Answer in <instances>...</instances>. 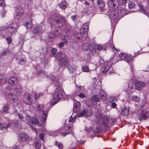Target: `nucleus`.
Here are the masks:
<instances>
[{
	"label": "nucleus",
	"instance_id": "nucleus-48",
	"mask_svg": "<svg viewBox=\"0 0 149 149\" xmlns=\"http://www.w3.org/2000/svg\"><path fill=\"white\" fill-rule=\"evenodd\" d=\"M86 112V110L85 109H84L83 112L82 113H79L78 114V116H79L81 117L82 116L85 114V112Z\"/></svg>",
	"mask_w": 149,
	"mask_h": 149
},
{
	"label": "nucleus",
	"instance_id": "nucleus-60",
	"mask_svg": "<svg viewBox=\"0 0 149 149\" xmlns=\"http://www.w3.org/2000/svg\"><path fill=\"white\" fill-rule=\"evenodd\" d=\"M85 130L87 132H90L92 131V129L91 128H90L88 129H87L86 127H85Z\"/></svg>",
	"mask_w": 149,
	"mask_h": 149
},
{
	"label": "nucleus",
	"instance_id": "nucleus-64",
	"mask_svg": "<svg viewBox=\"0 0 149 149\" xmlns=\"http://www.w3.org/2000/svg\"><path fill=\"white\" fill-rule=\"evenodd\" d=\"M100 130L99 129H97V130L96 131V132L97 133H99L100 132Z\"/></svg>",
	"mask_w": 149,
	"mask_h": 149
},
{
	"label": "nucleus",
	"instance_id": "nucleus-5",
	"mask_svg": "<svg viewBox=\"0 0 149 149\" xmlns=\"http://www.w3.org/2000/svg\"><path fill=\"white\" fill-rule=\"evenodd\" d=\"M24 13V11L22 8H19L16 10L14 17L17 19H20Z\"/></svg>",
	"mask_w": 149,
	"mask_h": 149
},
{
	"label": "nucleus",
	"instance_id": "nucleus-38",
	"mask_svg": "<svg viewBox=\"0 0 149 149\" xmlns=\"http://www.w3.org/2000/svg\"><path fill=\"white\" fill-rule=\"evenodd\" d=\"M43 93H35L34 94V98L35 99H37L39 98L40 97L43 96Z\"/></svg>",
	"mask_w": 149,
	"mask_h": 149
},
{
	"label": "nucleus",
	"instance_id": "nucleus-56",
	"mask_svg": "<svg viewBox=\"0 0 149 149\" xmlns=\"http://www.w3.org/2000/svg\"><path fill=\"white\" fill-rule=\"evenodd\" d=\"M140 54L139 53V52L135 53L134 54V55L132 56L134 58V59Z\"/></svg>",
	"mask_w": 149,
	"mask_h": 149
},
{
	"label": "nucleus",
	"instance_id": "nucleus-6",
	"mask_svg": "<svg viewBox=\"0 0 149 149\" xmlns=\"http://www.w3.org/2000/svg\"><path fill=\"white\" fill-rule=\"evenodd\" d=\"M19 139L21 141L26 142L29 139V136L25 132H22L19 134Z\"/></svg>",
	"mask_w": 149,
	"mask_h": 149
},
{
	"label": "nucleus",
	"instance_id": "nucleus-32",
	"mask_svg": "<svg viewBox=\"0 0 149 149\" xmlns=\"http://www.w3.org/2000/svg\"><path fill=\"white\" fill-rule=\"evenodd\" d=\"M108 44L109 45V47H111L113 49L118 51L117 49L114 47V45L113 44V41L112 40H109L108 42Z\"/></svg>",
	"mask_w": 149,
	"mask_h": 149
},
{
	"label": "nucleus",
	"instance_id": "nucleus-18",
	"mask_svg": "<svg viewBox=\"0 0 149 149\" xmlns=\"http://www.w3.org/2000/svg\"><path fill=\"white\" fill-rule=\"evenodd\" d=\"M10 108V105L8 104H5L2 109L3 111L2 113L3 114H6L8 113V110Z\"/></svg>",
	"mask_w": 149,
	"mask_h": 149
},
{
	"label": "nucleus",
	"instance_id": "nucleus-15",
	"mask_svg": "<svg viewBox=\"0 0 149 149\" xmlns=\"http://www.w3.org/2000/svg\"><path fill=\"white\" fill-rule=\"evenodd\" d=\"M42 112V116L40 121L42 123H45L47 118V111H43Z\"/></svg>",
	"mask_w": 149,
	"mask_h": 149
},
{
	"label": "nucleus",
	"instance_id": "nucleus-16",
	"mask_svg": "<svg viewBox=\"0 0 149 149\" xmlns=\"http://www.w3.org/2000/svg\"><path fill=\"white\" fill-rule=\"evenodd\" d=\"M25 18H24L22 19V22L24 23V26L27 29H30L33 27V24L32 22L31 21L30 22H25Z\"/></svg>",
	"mask_w": 149,
	"mask_h": 149
},
{
	"label": "nucleus",
	"instance_id": "nucleus-57",
	"mask_svg": "<svg viewBox=\"0 0 149 149\" xmlns=\"http://www.w3.org/2000/svg\"><path fill=\"white\" fill-rule=\"evenodd\" d=\"M66 36L65 35H64V36H61V39L62 40H66Z\"/></svg>",
	"mask_w": 149,
	"mask_h": 149
},
{
	"label": "nucleus",
	"instance_id": "nucleus-50",
	"mask_svg": "<svg viewBox=\"0 0 149 149\" xmlns=\"http://www.w3.org/2000/svg\"><path fill=\"white\" fill-rule=\"evenodd\" d=\"M57 52L56 49L53 48L52 50V52L53 54H55Z\"/></svg>",
	"mask_w": 149,
	"mask_h": 149
},
{
	"label": "nucleus",
	"instance_id": "nucleus-47",
	"mask_svg": "<svg viewBox=\"0 0 149 149\" xmlns=\"http://www.w3.org/2000/svg\"><path fill=\"white\" fill-rule=\"evenodd\" d=\"M10 125H11L10 123H8V124H7V125L6 126V127H5V126H1L2 127L1 128L0 130H2V129H3L4 128L7 129L8 127H10Z\"/></svg>",
	"mask_w": 149,
	"mask_h": 149
},
{
	"label": "nucleus",
	"instance_id": "nucleus-51",
	"mask_svg": "<svg viewBox=\"0 0 149 149\" xmlns=\"http://www.w3.org/2000/svg\"><path fill=\"white\" fill-rule=\"evenodd\" d=\"M78 96L81 98H84L86 97V96L83 93H81L78 95Z\"/></svg>",
	"mask_w": 149,
	"mask_h": 149
},
{
	"label": "nucleus",
	"instance_id": "nucleus-21",
	"mask_svg": "<svg viewBox=\"0 0 149 149\" xmlns=\"http://www.w3.org/2000/svg\"><path fill=\"white\" fill-rule=\"evenodd\" d=\"M106 94L102 90H100L99 93L100 98L103 100H105L107 98Z\"/></svg>",
	"mask_w": 149,
	"mask_h": 149
},
{
	"label": "nucleus",
	"instance_id": "nucleus-55",
	"mask_svg": "<svg viewBox=\"0 0 149 149\" xmlns=\"http://www.w3.org/2000/svg\"><path fill=\"white\" fill-rule=\"evenodd\" d=\"M70 131H69L68 132H64V133H62V136H63L64 137V136H66L67 135L69 134H70Z\"/></svg>",
	"mask_w": 149,
	"mask_h": 149
},
{
	"label": "nucleus",
	"instance_id": "nucleus-42",
	"mask_svg": "<svg viewBox=\"0 0 149 149\" xmlns=\"http://www.w3.org/2000/svg\"><path fill=\"white\" fill-rule=\"evenodd\" d=\"M39 29L40 28L39 27H37L34 28L33 30V33L35 34L37 33L38 32Z\"/></svg>",
	"mask_w": 149,
	"mask_h": 149
},
{
	"label": "nucleus",
	"instance_id": "nucleus-41",
	"mask_svg": "<svg viewBox=\"0 0 149 149\" xmlns=\"http://www.w3.org/2000/svg\"><path fill=\"white\" fill-rule=\"evenodd\" d=\"M126 1L127 0H119V2L121 5L124 6L126 4Z\"/></svg>",
	"mask_w": 149,
	"mask_h": 149
},
{
	"label": "nucleus",
	"instance_id": "nucleus-33",
	"mask_svg": "<svg viewBox=\"0 0 149 149\" xmlns=\"http://www.w3.org/2000/svg\"><path fill=\"white\" fill-rule=\"evenodd\" d=\"M127 54L124 53H121L119 54V57L121 60H125Z\"/></svg>",
	"mask_w": 149,
	"mask_h": 149
},
{
	"label": "nucleus",
	"instance_id": "nucleus-53",
	"mask_svg": "<svg viewBox=\"0 0 149 149\" xmlns=\"http://www.w3.org/2000/svg\"><path fill=\"white\" fill-rule=\"evenodd\" d=\"M56 35L52 33H50L49 35V37L50 38H52L55 37Z\"/></svg>",
	"mask_w": 149,
	"mask_h": 149
},
{
	"label": "nucleus",
	"instance_id": "nucleus-63",
	"mask_svg": "<svg viewBox=\"0 0 149 149\" xmlns=\"http://www.w3.org/2000/svg\"><path fill=\"white\" fill-rule=\"evenodd\" d=\"M6 54V53L5 52H3V53L1 54V55H5Z\"/></svg>",
	"mask_w": 149,
	"mask_h": 149
},
{
	"label": "nucleus",
	"instance_id": "nucleus-31",
	"mask_svg": "<svg viewBox=\"0 0 149 149\" xmlns=\"http://www.w3.org/2000/svg\"><path fill=\"white\" fill-rule=\"evenodd\" d=\"M55 145L59 149H62L63 148L62 144L61 142L57 141H55Z\"/></svg>",
	"mask_w": 149,
	"mask_h": 149
},
{
	"label": "nucleus",
	"instance_id": "nucleus-52",
	"mask_svg": "<svg viewBox=\"0 0 149 149\" xmlns=\"http://www.w3.org/2000/svg\"><path fill=\"white\" fill-rule=\"evenodd\" d=\"M75 119L74 118H73L72 116H71L69 117V122H73L75 120Z\"/></svg>",
	"mask_w": 149,
	"mask_h": 149
},
{
	"label": "nucleus",
	"instance_id": "nucleus-29",
	"mask_svg": "<svg viewBox=\"0 0 149 149\" xmlns=\"http://www.w3.org/2000/svg\"><path fill=\"white\" fill-rule=\"evenodd\" d=\"M54 85L56 89H61V86L60 85L59 83L57 81L54 80L53 81Z\"/></svg>",
	"mask_w": 149,
	"mask_h": 149
},
{
	"label": "nucleus",
	"instance_id": "nucleus-28",
	"mask_svg": "<svg viewBox=\"0 0 149 149\" xmlns=\"http://www.w3.org/2000/svg\"><path fill=\"white\" fill-rule=\"evenodd\" d=\"M8 96L10 98H12V100L13 102L16 101L17 100V97L11 93L9 94Z\"/></svg>",
	"mask_w": 149,
	"mask_h": 149
},
{
	"label": "nucleus",
	"instance_id": "nucleus-46",
	"mask_svg": "<svg viewBox=\"0 0 149 149\" xmlns=\"http://www.w3.org/2000/svg\"><path fill=\"white\" fill-rule=\"evenodd\" d=\"M111 15V18L112 19H116L117 18V15L116 13H114L113 14V15Z\"/></svg>",
	"mask_w": 149,
	"mask_h": 149
},
{
	"label": "nucleus",
	"instance_id": "nucleus-40",
	"mask_svg": "<svg viewBox=\"0 0 149 149\" xmlns=\"http://www.w3.org/2000/svg\"><path fill=\"white\" fill-rule=\"evenodd\" d=\"M135 6V3L132 1H130L128 4V7L130 9L133 8Z\"/></svg>",
	"mask_w": 149,
	"mask_h": 149
},
{
	"label": "nucleus",
	"instance_id": "nucleus-22",
	"mask_svg": "<svg viewBox=\"0 0 149 149\" xmlns=\"http://www.w3.org/2000/svg\"><path fill=\"white\" fill-rule=\"evenodd\" d=\"M129 113V110L125 108L122 110L120 114L121 116H125L127 115Z\"/></svg>",
	"mask_w": 149,
	"mask_h": 149
},
{
	"label": "nucleus",
	"instance_id": "nucleus-61",
	"mask_svg": "<svg viewBox=\"0 0 149 149\" xmlns=\"http://www.w3.org/2000/svg\"><path fill=\"white\" fill-rule=\"evenodd\" d=\"M71 18L73 21H74L76 19V16L75 15L72 16Z\"/></svg>",
	"mask_w": 149,
	"mask_h": 149
},
{
	"label": "nucleus",
	"instance_id": "nucleus-30",
	"mask_svg": "<svg viewBox=\"0 0 149 149\" xmlns=\"http://www.w3.org/2000/svg\"><path fill=\"white\" fill-rule=\"evenodd\" d=\"M39 123V121L37 118L35 117L32 118V120L31 121V123L33 125H36Z\"/></svg>",
	"mask_w": 149,
	"mask_h": 149
},
{
	"label": "nucleus",
	"instance_id": "nucleus-4",
	"mask_svg": "<svg viewBox=\"0 0 149 149\" xmlns=\"http://www.w3.org/2000/svg\"><path fill=\"white\" fill-rule=\"evenodd\" d=\"M63 93L62 89H55L53 95L54 100L56 101L59 100L62 97Z\"/></svg>",
	"mask_w": 149,
	"mask_h": 149
},
{
	"label": "nucleus",
	"instance_id": "nucleus-35",
	"mask_svg": "<svg viewBox=\"0 0 149 149\" xmlns=\"http://www.w3.org/2000/svg\"><path fill=\"white\" fill-rule=\"evenodd\" d=\"M97 4L100 6V7H102L104 6V2L102 0H97Z\"/></svg>",
	"mask_w": 149,
	"mask_h": 149
},
{
	"label": "nucleus",
	"instance_id": "nucleus-36",
	"mask_svg": "<svg viewBox=\"0 0 149 149\" xmlns=\"http://www.w3.org/2000/svg\"><path fill=\"white\" fill-rule=\"evenodd\" d=\"M68 42L67 40H65L64 42H61L58 45V46L59 48H61L63 47L64 45L67 44Z\"/></svg>",
	"mask_w": 149,
	"mask_h": 149
},
{
	"label": "nucleus",
	"instance_id": "nucleus-17",
	"mask_svg": "<svg viewBox=\"0 0 149 149\" xmlns=\"http://www.w3.org/2000/svg\"><path fill=\"white\" fill-rule=\"evenodd\" d=\"M91 100L93 102H99L100 101V99L97 95H94L91 98Z\"/></svg>",
	"mask_w": 149,
	"mask_h": 149
},
{
	"label": "nucleus",
	"instance_id": "nucleus-24",
	"mask_svg": "<svg viewBox=\"0 0 149 149\" xmlns=\"http://www.w3.org/2000/svg\"><path fill=\"white\" fill-rule=\"evenodd\" d=\"M134 60V58L131 55L127 54L125 61L128 63H130Z\"/></svg>",
	"mask_w": 149,
	"mask_h": 149
},
{
	"label": "nucleus",
	"instance_id": "nucleus-11",
	"mask_svg": "<svg viewBox=\"0 0 149 149\" xmlns=\"http://www.w3.org/2000/svg\"><path fill=\"white\" fill-rule=\"evenodd\" d=\"M135 85L136 88H137L138 90H140L142 87H144L146 86L145 83L143 82L138 81L136 82Z\"/></svg>",
	"mask_w": 149,
	"mask_h": 149
},
{
	"label": "nucleus",
	"instance_id": "nucleus-45",
	"mask_svg": "<svg viewBox=\"0 0 149 149\" xmlns=\"http://www.w3.org/2000/svg\"><path fill=\"white\" fill-rule=\"evenodd\" d=\"M39 137L41 140L43 141L44 138V134L43 133L40 134H39Z\"/></svg>",
	"mask_w": 149,
	"mask_h": 149
},
{
	"label": "nucleus",
	"instance_id": "nucleus-44",
	"mask_svg": "<svg viewBox=\"0 0 149 149\" xmlns=\"http://www.w3.org/2000/svg\"><path fill=\"white\" fill-rule=\"evenodd\" d=\"M108 124V123L107 120L103 121V125L105 128H106L107 127Z\"/></svg>",
	"mask_w": 149,
	"mask_h": 149
},
{
	"label": "nucleus",
	"instance_id": "nucleus-3",
	"mask_svg": "<svg viewBox=\"0 0 149 149\" xmlns=\"http://www.w3.org/2000/svg\"><path fill=\"white\" fill-rule=\"evenodd\" d=\"M138 119L140 120H145L149 118V111L142 110L138 114Z\"/></svg>",
	"mask_w": 149,
	"mask_h": 149
},
{
	"label": "nucleus",
	"instance_id": "nucleus-37",
	"mask_svg": "<svg viewBox=\"0 0 149 149\" xmlns=\"http://www.w3.org/2000/svg\"><path fill=\"white\" fill-rule=\"evenodd\" d=\"M37 110L39 111H42L44 109V106L43 104H39L36 107Z\"/></svg>",
	"mask_w": 149,
	"mask_h": 149
},
{
	"label": "nucleus",
	"instance_id": "nucleus-7",
	"mask_svg": "<svg viewBox=\"0 0 149 149\" xmlns=\"http://www.w3.org/2000/svg\"><path fill=\"white\" fill-rule=\"evenodd\" d=\"M23 101L26 104L30 105L31 104V100L29 93H26L24 96Z\"/></svg>",
	"mask_w": 149,
	"mask_h": 149
},
{
	"label": "nucleus",
	"instance_id": "nucleus-39",
	"mask_svg": "<svg viewBox=\"0 0 149 149\" xmlns=\"http://www.w3.org/2000/svg\"><path fill=\"white\" fill-rule=\"evenodd\" d=\"M132 100L135 102H138L140 100V98L136 96H132Z\"/></svg>",
	"mask_w": 149,
	"mask_h": 149
},
{
	"label": "nucleus",
	"instance_id": "nucleus-14",
	"mask_svg": "<svg viewBox=\"0 0 149 149\" xmlns=\"http://www.w3.org/2000/svg\"><path fill=\"white\" fill-rule=\"evenodd\" d=\"M17 79L14 77H10L8 80L9 84L12 86L15 85L17 83Z\"/></svg>",
	"mask_w": 149,
	"mask_h": 149
},
{
	"label": "nucleus",
	"instance_id": "nucleus-34",
	"mask_svg": "<svg viewBox=\"0 0 149 149\" xmlns=\"http://www.w3.org/2000/svg\"><path fill=\"white\" fill-rule=\"evenodd\" d=\"M82 71L83 72H88L90 71L88 66H83L82 68Z\"/></svg>",
	"mask_w": 149,
	"mask_h": 149
},
{
	"label": "nucleus",
	"instance_id": "nucleus-23",
	"mask_svg": "<svg viewBox=\"0 0 149 149\" xmlns=\"http://www.w3.org/2000/svg\"><path fill=\"white\" fill-rule=\"evenodd\" d=\"M96 47L98 51H101L102 50H105L106 49V46L105 45L102 46L100 45L97 44L96 45Z\"/></svg>",
	"mask_w": 149,
	"mask_h": 149
},
{
	"label": "nucleus",
	"instance_id": "nucleus-19",
	"mask_svg": "<svg viewBox=\"0 0 149 149\" xmlns=\"http://www.w3.org/2000/svg\"><path fill=\"white\" fill-rule=\"evenodd\" d=\"M81 106V103L79 102H76L74 106V111L76 113L79 112V107Z\"/></svg>",
	"mask_w": 149,
	"mask_h": 149
},
{
	"label": "nucleus",
	"instance_id": "nucleus-26",
	"mask_svg": "<svg viewBox=\"0 0 149 149\" xmlns=\"http://www.w3.org/2000/svg\"><path fill=\"white\" fill-rule=\"evenodd\" d=\"M84 4L86 6H89L93 4L94 0H85Z\"/></svg>",
	"mask_w": 149,
	"mask_h": 149
},
{
	"label": "nucleus",
	"instance_id": "nucleus-1",
	"mask_svg": "<svg viewBox=\"0 0 149 149\" xmlns=\"http://www.w3.org/2000/svg\"><path fill=\"white\" fill-rule=\"evenodd\" d=\"M56 58L58 61L60 60L59 64L61 66H65L68 64L69 60L66 56L62 55V52L58 53L56 56Z\"/></svg>",
	"mask_w": 149,
	"mask_h": 149
},
{
	"label": "nucleus",
	"instance_id": "nucleus-27",
	"mask_svg": "<svg viewBox=\"0 0 149 149\" xmlns=\"http://www.w3.org/2000/svg\"><path fill=\"white\" fill-rule=\"evenodd\" d=\"M35 146L36 149H40L41 146L40 141L39 140H37L35 143Z\"/></svg>",
	"mask_w": 149,
	"mask_h": 149
},
{
	"label": "nucleus",
	"instance_id": "nucleus-10",
	"mask_svg": "<svg viewBox=\"0 0 149 149\" xmlns=\"http://www.w3.org/2000/svg\"><path fill=\"white\" fill-rule=\"evenodd\" d=\"M83 32H81V34L83 35H85L84 36L85 37L88 36V32L89 30V24L88 23H86L84 24L83 26Z\"/></svg>",
	"mask_w": 149,
	"mask_h": 149
},
{
	"label": "nucleus",
	"instance_id": "nucleus-62",
	"mask_svg": "<svg viewBox=\"0 0 149 149\" xmlns=\"http://www.w3.org/2000/svg\"><path fill=\"white\" fill-rule=\"evenodd\" d=\"M37 125H38V126H39V127H42V125L39 122L37 124Z\"/></svg>",
	"mask_w": 149,
	"mask_h": 149
},
{
	"label": "nucleus",
	"instance_id": "nucleus-25",
	"mask_svg": "<svg viewBox=\"0 0 149 149\" xmlns=\"http://www.w3.org/2000/svg\"><path fill=\"white\" fill-rule=\"evenodd\" d=\"M59 6L61 9L64 10L67 7V3L66 1H63L59 4Z\"/></svg>",
	"mask_w": 149,
	"mask_h": 149
},
{
	"label": "nucleus",
	"instance_id": "nucleus-59",
	"mask_svg": "<svg viewBox=\"0 0 149 149\" xmlns=\"http://www.w3.org/2000/svg\"><path fill=\"white\" fill-rule=\"evenodd\" d=\"M68 128L69 130H70L73 127V125L72 124H69L67 125Z\"/></svg>",
	"mask_w": 149,
	"mask_h": 149
},
{
	"label": "nucleus",
	"instance_id": "nucleus-43",
	"mask_svg": "<svg viewBox=\"0 0 149 149\" xmlns=\"http://www.w3.org/2000/svg\"><path fill=\"white\" fill-rule=\"evenodd\" d=\"M6 39L7 41V43L8 44H10L12 42V39L10 37H8L6 38Z\"/></svg>",
	"mask_w": 149,
	"mask_h": 149
},
{
	"label": "nucleus",
	"instance_id": "nucleus-13",
	"mask_svg": "<svg viewBox=\"0 0 149 149\" xmlns=\"http://www.w3.org/2000/svg\"><path fill=\"white\" fill-rule=\"evenodd\" d=\"M109 3L111 4L110 6L113 8H115L118 6L119 2L117 0H110Z\"/></svg>",
	"mask_w": 149,
	"mask_h": 149
},
{
	"label": "nucleus",
	"instance_id": "nucleus-20",
	"mask_svg": "<svg viewBox=\"0 0 149 149\" xmlns=\"http://www.w3.org/2000/svg\"><path fill=\"white\" fill-rule=\"evenodd\" d=\"M67 37H70L74 35L73 31L71 29L68 28L65 30Z\"/></svg>",
	"mask_w": 149,
	"mask_h": 149
},
{
	"label": "nucleus",
	"instance_id": "nucleus-8",
	"mask_svg": "<svg viewBox=\"0 0 149 149\" xmlns=\"http://www.w3.org/2000/svg\"><path fill=\"white\" fill-rule=\"evenodd\" d=\"M17 26V24L15 23H13L10 25V27L8 28V32L10 36H12V35L13 32L15 31Z\"/></svg>",
	"mask_w": 149,
	"mask_h": 149
},
{
	"label": "nucleus",
	"instance_id": "nucleus-2",
	"mask_svg": "<svg viewBox=\"0 0 149 149\" xmlns=\"http://www.w3.org/2000/svg\"><path fill=\"white\" fill-rule=\"evenodd\" d=\"M101 71L102 73L106 75H109L114 72L113 67L110 65H109L107 64H105L102 66Z\"/></svg>",
	"mask_w": 149,
	"mask_h": 149
},
{
	"label": "nucleus",
	"instance_id": "nucleus-9",
	"mask_svg": "<svg viewBox=\"0 0 149 149\" xmlns=\"http://www.w3.org/2000/svg\"><path fill=\"white\" fill-rule=\"evenodd\" d=\"M2 7L1 10L0 11V14L2 16L4 17V15L6 12L5 11V7L6 6L4 0H0V6Z\"/></svg>",
	"mask_w": 149,
	"mask_h": 149
},
{
	"label": "nucleus",
	"instance_id": "nucleus-54",
	"mask_svg": "<svg viewBox=\"0 0 149 149\" xmlns=\"http://www.w3.org/2000/svg\"><path fill=\"white\" fill-rule=\"evenodd\" d=\"M18 116L19 119L20 120L23 121V119L24 118V117L21 114H18Z\"/></svg>",
	"mask_w": 149,
	"mask_h": 149
},
{
	"label": "nucleus",
	"instance_id": "nucleus-49",
	"mask_svg": "<svg viewBox=\"0 0 149 149\" xmlns=\"http://www.w3.org/2000/svg\"><path fill=\"white\" fill-rule=\"evenodd\" d=\"M139 6L140 10H141L142 11H144L145 10L144 8V7L142 5H141L140 4H139Z\"/></svg>",
	"mask_w": 149,
	"mask_h": 149
},
{
	"label": "nucleus",
	"instance_id": "nucleus-12",
	"mask_svg": "<svg viewBox=\"0 0 149 149\" xmlns=\"http://www.w3.org/2000/svg\"><path fill=\"white\" fill-rule=\"evenodd\" d=\"M56 22L57 23H59L60 22L62 25H64L66 24V21L64 17L61 16H59L58 19L56 20Z\"/></svg>",
	"mask_w": 149,
	"mask_h": 149
},
{
	"label": "nucleus",
	"instance_id": "nucleus-58",
	"mask_svg": "<svg viewBox=\"0 0 149 149\" xmlns=\"http://www.w3.org/2000/svg\"><path fill=\"white\" fill-rule=\"evenodd\" d=\"M117 106L115 102H113L112 103L111 106L112 108H115Z\"/></svg>",
	"mask_w": 149,
	"mask_h": 149
}]
</instances>
